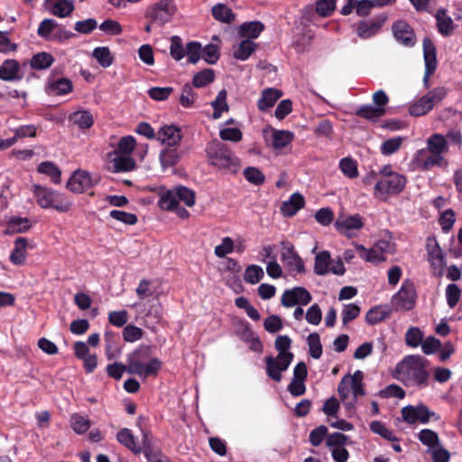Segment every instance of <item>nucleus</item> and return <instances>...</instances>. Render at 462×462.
Instances as JSON below:
<instances>
[{"instance_id":"1","label":"nucleus","mask_w":462,"mask_h":462,"mask_svg":"<svg viewBox=\"0 0 462 462\" xmlns=\"http://www.w3.org/2000/svg\"><path fill=\"white\" fill-rule=\"evenodd\" d=\"M426 148L416 152L413 164L421 171H429L433 167H446L448 161L445 154L448 152V140L440 134H433L426 141Z\"/></svg>"},{"instance_id":"2","label":"nucleus","mask_w":462,"mask_h":462,"mask_svg":"<svg viewBox=\"0 0 462 462\" xmlns=\"http://www.w3.org/2000/svg\"><path fill=\"white\" fill-rule=\"evenodd\" d=\"M427 360L420 356H408L396 366V377L407 386L426 384L429 374Z\"/></svg>"},{"instance_id":"3","label":"nucleus","mask_w":462,"mask_h":462,"mask_svg":"<svg viewBox=\"0 0 462 462\" xmlns=\"http://www.w3.org/2000/svg\"><path fill=\"white\" fill-rule=\"evenodd\" d=\"M363 380V372L357 370L353 374L345 375L338 383L339 398L350 413L356 411L358 398L365 394Z\"/></svg>"},{"instance_id":"4","label":"nucleus","mask_w":462,"mask_h":462,"mask_svg":"<svg viewBox=\"0 0 462 462\" xmlns=\"http://www.w3.org/2000/svg\"><path fill=\"white\" fill-rule=\"evenodd\" d=\"M206 153L209 164L224 173L235 174L240 169V160L220 142L208 143Z\"/></svg>"},{"instance_id":"5","label":"nucleus","mask_w":462,"mask_h":462,"mask_svg":"<svg viewBox=\"0 0 462 462\" xmlns=\"http://www.w3.org/2000/svg\"><path fill=\"white\" fill-rule=\"evenodd\" d=\"M37 204L44 208H53L59 212H67L72 207V202L65 195L39 184H33L31 189Z\"/></svg>"},{"instance_id":"6","label":"nucleus","mask_w":462,"mask_h":462,"mask_svg":"<svg viewBox=\"0 0 462 462\" xmlns=\"http://www.w3.org/2000/svg\"><path fill=\"white\" fill-rule=\"evenodd\" d=\"M137 309V319L143 320V325L149 329L154 330L163 316V310L159 300L152 299L143 303H134L131 306Z\"/></svg>"},{"instance_id":"7","label":"nucleus","mask_w":462,"mask_h":462,"mask_svg":"<svg viewBox=\"0 0 462 462\" xmlns=\"http://www.w3.org/2000/svg\"><path fill=\"white\" fill-rule=\"evenodd\" d=\"M406 182V177L402 174H393L390 175L389 178H380L375 182L374 195L380 200H386L389 196L402 192Z\"/></svg>"},{"instance_id":"8","label":"nucleus","mask_w":462,"mask_h":462,"mask_svg":"<svg viewBox=\"0 0 462 462\" xmlns=\"http://www.w3.org/2000/svg\"><path fill=\"white\" fill-rule=\"evenodd\" d=\"M416 298L414 283L411 280H405L400 290L393 295L391 307L394 311H408L414 307Z\"/></svg>"},{"instance_id":"9","label":"nucleus","mask_w":462,"mask_h":462,"mask_svg":"<svg viewBox=\"0 0 462 462\" xmlns=\"http://www.w3.org/2000/svg\"><path fill=\"white\" fill-rule=\"evenodd\" d=\"M177 11L174 0H160L147 10L152 24L162 26L169 23Z\"/></svg>"},{"instance_id":"10","label":"nucleus","mask_w":462,"mask_h":462,"mask_svg":"<svg viewBox=\"0 0 462 462\" xmlns=\"http://www.w3.org/2000/svg\"><path fill=\"white\" fill-rule=\"evenodd\" d=\"M364 225V217L359 214L340 215L335 221V228L348 238L356 236Z\"/></svg>"},{"instance_id":"11","label":"nucleus","mask_w":462,"mask_h":462,"mask_svg":"<svg viewBox=\"0 0 462 462\" xmlns=\"http://www.w3.org/2000/svg\"><path fill=\"white\" fill-rule=\"evenodd\" d=\"M402 416L403 420L410 424L420 422L428 423L430 420H438L439 417L423 404L417 406H406L402 409Z\"/></svg>"},{"instance_id":"12","label":"nucleus","mask_w":462,"mask_h":462,"mask_svg":"<svg viewBox=\"0 0 462 462\" xmlns=\"http://www.w3.org/2000/svg\"><path fill=\"white\" fill-rule=\"evenodd\" d=\"M293 354H278L265 358L266 374L275 382H281L282 373L286 371L293 360Z\"/></svg>"},{"instance_id":"13","label":"nucleus","mask_w":462,"mask_h":462,"mask_svg":"<svg viewBox=\"0 0 462 462\" xmlns=\"http://www.w3.org/2000/svg\"><path fill=\"white\" fill-rule=\"evenodd\" d=\"M161 367L162 362L158 358H152L148 363H143L132 357L128 361L127 372L146 378L151 375H155Z\"/></svg>"},{"instance_id":"14","label":"nucleus","mask_w":462,"mask_h":462,"mask_svg":"<svg viewBox=\"0 0 462 462\" xmlns=\"http://www.w3.org/2000/svg\"><path fill=\"white\" fill-rule=\"evenodd\" d=\"M312 300L311 294L304 287H294L290 290H285L282 295V305L286 308H291L295 305H308Z\"/></svg>"},{"instance_id":"15","label":"nucleus","mask_w":462,"mask_h":462,"mask_svg":"<svg viewBox=\"0 0 462 462\" xmlns=\"http://www.w3.org/2000/svg\"><path fill=\"white\" fill-rule=\"evenodd\" d=\"M282 260L290 268L291 271L297 273L305 272L304 263L302 259L297 254L293 245L288 241H282Z\"/></svg>"},{"instance_id":"16","label":"nucleus","mask_w":462,"mask_h":462,"mask_svg":"<svg viewBox=\"0 0 462 462\" xmlns=\"http://www.w3.org/2000/svg\"><path fill=\"white\" fill-rule=\"evenodd\" d=\"M423 58L425 62V74L423 77V84L429 87L430 76L435 72L437 68L436 47L430 38L423 39Z\"/></svg>"},{"instance_id":"17","label":"nucleus","mask_w":462,"mask_h":462,"mask_svg":"<svg viewBox=\"0 0 462 462\" xmlns=\"http://www.w3.org/2000/svg\"><path fill=\"white\" fill-rule=\"evenodd\" d=\"M307 365L304 362L298 363L293 369V378L288 385V391L293 396H300L305 393V380L307 377Z\"/></svg>"},{"instance_id":"18","label":"nucleus","mask_w":462,"mask_h":462,"mask_svg":"<svg viewBox=\"0 0 462 462\" xmlns=\"http://www.w3.org/2000/svg\"><path fill=\"white\" fill-rule=\"evenodd\" d=\"M92 186L91 176L81 170L76 171L67 182V189L74 193H82Z\"/></svg>"},{"instance_id":"19","label":"nucleus","mask_w":462,"mask_h":462,"mask_svg":"<svg viewBox=\"0 0 462 462\" xmlns=\"http://www.w3.org/2000/svg\"><path fill=\"white\" fill-rule=\"evenodd\" d=\"M38 126L35 125H24L16 127L14 130V136L3 139L0 137V149L5 150L13 146L18 139L26 137H35L37 135Z\"/></svg>"},{"instance_id":"20","label":"nucleus","mask_w":462,"mask_h":462,"mask_svg":"<svg viewBox=\"0 0 462 462\" xmlns=\"http://www.w3.org/2000/svg\"><path fill=\"white\" fill-rule=\"evenodd\" d=\"M182 138L181 131L174 125L162 126L156 133V139L168 147H175Z\"/></svg>"},{"instance_id":"21","label":"nucleus","mask_w":462,"mask_h":462,"mask_svg":"<svg viewBox=\"0 0 462 462\" xmlns=\"http://www.w3.org/2000/svg\"><path fill=\"white\" fill-rule=\"evenodd\" d=\"M44 6L60 18L69 16L75 8L73 0H45Z\"/></svg>"},{"instance_id":"22","label":"nucleus","mask_w":462,"mask_h":462,"mask_svg":"<svg viewBox=\"0 0 462 462\" xmlns=\"http://www.w3.org/2000/svg\"><path fill=\"white\" fill-rule=\"evenodd\" d=\"M393 32L395 39L404 46L411 47L415 44L413 31L405 22H396L393 26Z\"/></svg>"},{"instance_id":"23","label":"nucleus","mask_w":462,"mask_h":462,"mask_svg":"<svg viewBox=\"0 0 462 462\" xmlns=\"http://www.w3.org/2000/svg\"><path fill=\"white\" fill-rule=\"evenodd\" d=\"M20 64L15 60H6L0 66V79L5 81H17L22 79Z\"/></svg>"},{"instance_id":"24","label":"nucleus","mask_w":462,"mask_h":462,"mask_svg":"<svg viewBox=\"0 0 462 462\" xmlns=\"http://www.w3.org/2000/svg\"><path fill=\"white\" fill-rule=\"evenodd\" d=\"M294 134L285 130H271L265 134V139L274 149H282L287 146L293 139Z\"/></svg>"},{"instance_id":"25","label":"nucleus","mask_w":462,"mask_h":462,"mask_svg":"<svg viewBox=\"0 0 462 462\" xmlns=\"http://www.w3.org/2000/svg\"><path fill=\"white\" fill-rule=\"evenodd\" d=\"M385 14L380 15L376 20H370L360 23L357 27V34L361 38L367 39L376 34L386 21Z\"/></svg>"},{"instance_id":"26","label":"nucleus","mask_w":462,"mask_h":462,"mask_svg":"<svg viewBox=\"0 0 462 462\" xmlns=\"http://www.w3.org/2000/svg\"><path fill=\"white\" fill-rule=\"evenodd\" d=\"M135 166V162L130 155L115 152L109 162V170L113 172L129 171Z\"/></svg>"},{"instance_id":"27","label":"nucleus","mask_w":462,"mask_h":462,"mask_svg":"<svg viewBox=\"0 0 462 462\" xmlns=\"http://www.w3.org/2000/svg\"><path fill=\"white\" fill-rule=\"evenodd\" d=\"M435 18L437 22L438 31L442 36L447 37L453 33L456 25L454 24L452 18L447 14V11L445 9L438 10L435 14Z\"/></svg>"},{"instance_id":"28","label":"nucleus","mask_w":462,"mask_h":462,"mask_svg":"<svg viewBox=\"0 0 462 462\" xmlns=\"http://www.w3.org/2000/svg\"><path fill=\"white\" fill-rule=\"evenodd\" d=\"M263 29V23L259 21L245 22L238 27L237 33L240 37L252 41L258 38Z\"/></svg>"},{"instance_id":"29","label":"nucleus","mask_w":462,"mask_h":462,"mask_svg":"<svg viewBox=\"0 0 462 462\" xmlns=\"http://www.w3.org/2000/svg\"><path fill=\"white\" fill-rule=\"evenodd\" d=\"M304 198L301 194L293 193L287 201H284L281 207L283 216H294L304 206Z\"/></svg>"},{"instance_id":"30","label":"nucleus","mask_w":462,"mask_h":462,"mask_svg":"<svg viewBox=\"0 0 462 462\" xmlns=\"http://www.w3.org/2000/svg\"><path fill=\"white\" fill-rule=\"evenodd\" d=\"M27 240L24 237H18L14 241V247L10 254V261L15 265H22L27 256Z\"/></svg>"},{"instance_id":"31","label":"nucleus","mask_w":462,"mask_h":462,"mask_svg":"<svg viewBox=\"0 0 462 462\" xmlns=\"http://www.w3.org/2000/svg\"><path fill=\"white\" fill-rule=\"evenodd\" d=\"M135 292L141 300L152 297L154 300H159L160 292L157 291L155 282L143 279L140 281Z\"/></svg>"},{"instance_id":"32","label":"nucleus","mask_w":462,"mask_h":462,"mask_svg":"<svg viewBox=\"0 0 462 462\" xmlns=\"http://www.w3.org/2000/svg\"><path fill=\"white\" fill-rule=\"evenodd\" d=\"M356 251L366 262L379 263L384 261V255L377 248H365L362 245L355 244Z\"/></svg>"},{"instance_id":"33","label":"nucleus","mask_w":462,"mask_h":462,"mask_svg":"<svg viewBox=\"0 0 462 462\" xmlns=\"http://www.w3.org/2000/svg\"><path fill=\"white\" fill-rule=\"evenodd\" d=\"M69 120L80 129H88L94 124V117L88 110H79L70 114Z\"/></svg>"},{"instance_id":"34","label":"nucleus","mask_w":462,"mask_h":462,"mask_svg":"<svg viewBox=\"0 0 462 462\" xmlns=\"http://www.w3.org/2000/svg\"><path fill=\"white\" fill-rule=\"evenodd\" d=\"M282 91L276 88H267L263 91L262 97L258 100V108L264 111L272 107L276 101L282 97Z\"/></svg>"},{"instance_id":"35","label":"nucleus","mask_w":462,"mask_h":462,"mask_svg":"<svg viewBox=\"0 0 462 462\" xmlns=\"http://www.w3.org/2000/svg\"><path fill=\"white\" fill-rule=\"evenodd\" d=\"M117 440L130 449L134 454H140L142 452L141 446L136 442L131 430L128 429L121 430L116 436Z\"/></svg>"},{"instance_id":"36","label":"nucleus","mask_w":462,"mask_h":462,"mask_svg":"<svg viewBox=\"0 0 462 462\" xmlns=\"http://www.w3.org/2000/svg\"><path fill=\"white\" fill-rule=\"evenodd\" d=\"M72 82L65 78L51 80L48 83V91L50 94L61 96L69 93L72 90Z\"/></svg>"},{"instance_id":"37","label":"nucleus","mask_w":462,"mask_h":462,"mask_svg":"<svg viewBox=\"0 0 462 462\" xmlns=\"http://www.w3.org/2000/svg\"><path fill=\"white\" fill-rule=\"evenodd\" d=\"M38 172L51 178V181L55 184L60 182L61 171L59 167L50 161H45L38 165Z\"/></svg>"},{"instance_id":"38","label":"nucleus","mask_w":462,"mask_h":462,"mask_svg":"<svg viewBox=\"0 0 462 462\" xmlns=\"http://www.w3.org/2000/svg\"><path fill=\"white\" fill-rule=\"evenodd\" d=\"M256 44L251 40H243L237 46L234 47L233 56L239 60H247L254 51Z\"/></svg>"},{"instance_id":"39","label":"nucleus","mask_w":462,"mask_h":462,"mask_svg":"<svg viewBox=\"0 0 462 462\" xmlns=\"http://www.w3.org/2000/svg\"><path fill=\"white\" fill-rule=\"evenodd\" d=\"M331 256L328 251H322L315 257L314 272L318 275H326L329 273Z\"/></svg>"},{"instance_id":"40","label":"nucleus","mask_w":462,"mask_h":462,"mask_svg":"<svg viewBox=\"0 0 462 462\" xmlns=\"http://www.w3.org/2000/svg\"><path fill=\"white\" fill-rule=\"evenodd\" d=\"M31 227L30 220L27 217H14L7 222L6 234L23 233Z\"/></svg>"},{"instance_id":"41","label":"nucleus","mask_w":462,"mask_h":462,"mask_svg":"<svg viewBox=\"0 0 462 462\" xmlns=\"http://www.w3.org/2000/svg\"><path fill=\"white\" fill-rule=\"evenodd\" d=\"M180 158L178 150L175 147H167L161 151L159 159L162 168H168L175 165Z\"/></svg>"},{"instance_id":"42","label":"nucleus","mask_w":462,"mask_h":462,"mask_svg":"<svg viewBox=\"0 0 462 462\" xmlns=\"http://www.w3.org/2000/svg\"><path fill=\"white\" fill-rule=\"evenodd\" d=\"M405 138L402 136H394L387 139L381 143L380 152L384 156H389L399 151Z\"/></svg>"},{"instance_id":"43","label":"nucleus","mask_w":462,"mask_h":462,"mask_svg":"<svg viewBox=\"0 0 462 462\" xmlns=\"http://www.w3.org/2000/svg\"><path fill=\"white\" fill-rule=\"evenodd\" d=\"M92 55L103 68H108L113 64L114 57L108 47H97L93 50Z\"/></svg>"},{"instance_id":"44","label":"nucleus","mask_w":462,"mask_h":462,"mask_svg":"<svg viewBox=\"0 0 462 462\" xmlns=\"http://www.w3.org/2000/svg\"><path fill=\"white\" fill-rule=\"evenodd\" d=\"M70 427L77 434H83L90 428V420L87 416L74 413L70 416Z\"/></svg>"},{"instance_id":"45","label":"nucleus","mask_w":462,"mask_h":462,"mask_svg":"<svg viewBox=\"0 0 462 462\" xmlns=\"http://www.w3.org/2000/svg\"><path fill=\"white\" fill-rule=\"evenodd\" d=\"M389 315V310L383 307L377 306L367 311L365 320L368 324L374 325L387 319Z\"/></svg>"},{"instance_id":"46","label":"nucleus","mask_w":462,"mask_h":462,"mask_svg":"<svg viewBox=\"0 0 462 462\" xmlns=\"http://www.w3.org/2000/svg\"><path fill=\"white\" fill-rule=\"evenodd\" d=\"M159 206L163 210L172 211L178 206L175 189L162 192L159 199Z\"/></svg>"},{"instance_id":"47","label":"nucleus","mask_w":462,"mask_h":462,"mask_svg":"<svg viewBox=\"0 0 462 462\" xmlns=\"http://www.w3.org/2000/svg\"><path fill=\"white\" fill-rule=\"evenodd\" d=\"M226 91L221 90L218 92L216 99L212 101L211 106L214 108L213 118L218 119L223 112L228 110V105L226 103Z\"/></svg>"},{"instance_id":"48","label":"nucleus","mask_w":462,"mask_h":462,"mask_svg":"<svg viewBox=\"0 0 462 462\" xmlns=\"http://www.w3.org/2000/svg\"><path fill=\"white\" fill-rule=\"evenodd\" d=\"M431 109L427 97L422 96L410 106L409 112L413 116H421L428 114Z\"/></svg>"},{"instance_id":"49","label":"nucleus","mask_w":462,"mask_h":462,"mask_svg":"<svg viewBox=\"0 0 462 462\" xmlns=\"http://www.w3.org/2000/svg\"><path fill=\"white\" fill-rule=\"evenodd\" d=\"M264 273L261 266L251 264L246 267L244 273V280L250 284L258 283L263 278Z\"/></svg>"},{"instance_id":"50","label":"nucleus","mask_w":462,"mask_h":462,"mask_svg":"<svg viewBox=\"0 0 462 462\" xmlns=\"http://www.w3.org/2000/svg\"><path fill=\"white\" fill-rule=\"evenodd\" d=\"M212 14L217 20L224 23H231L235 20V14L232 10L222 4L213 6Z\"/></svg>"},{"instance_id":"51","label":"nucleus","mask_w":462,"mask_h":462,"mask_svg":"<svg viewBox=\"0 0 462 462\" xmlns=\"http://www.w3.org/2000/svg\"><path fill=\"white\" fill-rule=\"evenodd\" d=\"M309 352L312 358L319 359L322 355V346L319 335L316 332L310 333L307 337Z\"/></svg>"},{"instance_id":"52","label":"nucleus","mask_w":462,"mask_h":462,"mask_svg":"<svg viewBox=\"0 0 462 462\" xmlns=\"http://www.w3.org/2000/svg\"><path fill=\"white\" fill-rule=\"evenodd\" d=\"M339 169L342 173L350 179H355L358 176L357 163L351 158L346 157L340 160Z\"/></svg>"},{"instance_id":"53","label":"nucleus","mask_w":462,"mask_h":462,"mask_svg":"<svg viewBox=\"0 0 462 462\" xmlns=\"http://www.w3.org/2000/svg\"><path fill=\"white\" fill-rule=\"evenodd\" d=\"M54 61L53 57L47 52H40L34 55L31 60V66L36 69H44L49 68Z\"/></svg>"},{"instance_id":"54","label":"nucleus","mask_w":462,"mask_h":462,"mask_svg":"<svg viewBox=\"0 0 462 462\" xmlns=\"http://www.w3.org/2000/svg\"><path fill=\"white\" fill-rule=\"evenodd\" d=\"M385 113L384 107L373 106L371 105L363 106L358 111L357 115L369 119L376 120Z\"/></svg>"},{"instance_id":"55","label":"nucleus","mask_w":462,"mask_h":462,"mask_svg":"<svg viewBox=\"0 0 462 462\" xmlns=\"http://www.w3.org/2000/svg\"><path fill=\"white\" fill-rule=\"evenodd\" d=\"M171 56L177 61L184 58L186 49L183 48L182 40L180 36L174 35L171 38L170 47Z\"/></svg>"},{"instance_id":"56","label":"nucleus","mask_w":462,"mask_h":462,"mask_svg":"<svg viewBox=\"0 0 462 462\" xmlns=\"http://www.w3.org/2000/svg\"><path fill=\"white\" fill-rule=\"evenodd\" d=\"M188 61L195 64L202 58V47L198 42H190L186 46V54Z\"/></svg>"},{"instance_id":"57","label":"nucleus","mask_w":462,"mask_h":462,"mask_svg":"<svg viewBox=\"0 0 462 462\" xmlns=\"http://www.w3.org/2000/svg\"><path fill=\"white\" fill-rule=\"evenodd\" d=\"M337 0H317L316 12L321 17L330 16L336 9Z\"/></svg>"},{"instance_id":"58","label":"nucleus","mask_w":462,"mask_h":462,"mask_svg":"<svg viewBox=\"0 0 462 462\" xmlns=\"http://www.w3.org/2000/svg\"><path fill=\"white\" fill-rule=\"evenodd\" d=\"M197 99V94L190 85H185L182 88L180 103L183 107H191Z\"/></svg>"},{"instance_id":"59","label":"nucleus","mask_w":462,"mask_h":462,"mask_svg":"<svg viewBox=\"0 0 462 462\" xmlns=\"http://www.w3.org/2000/svg\"><path fill=\"white\" fill-rule=\"evenodd\" d=\"M176 197L179 201H182L187 207H192L195 204V193L183 186L175 189Z\"/></svg>"},{"instance_id":"60","label":"nucleus","mask_w":462,"mask_h":462,"mask_svg":"<svg viewBox=\"0 0 462 462\" xmlns=\"http://www.w3.org/2000/svg\"><path fill=\"white\" fill-rule=\"evenodd\" d=\"M214 80V71L206 69L197 73L193 78V85L197 88H203Z\"/></svg>"},{"instance_id":"61","label":"nucleus","mask_w":462,"mask_h":462,"mask_svg":"<svg viewBox=\"0 0 462 462\" xmlns=\"http://www.w3.org/2000/svg\"><path fill=\"white\" fill-rule=\"evenodd\" d=\"M244 176L247 181L254 185H261L264 182V174L255 167H247L244 171Z\"/></svg>"},{"instance_id":"62","label":"nucleus","mask_w":462,"mask_h":462,"mask_svg":"<svg viewBox=\"0 0 462 462\" xmlns=\"http://www.w3.org/2000/svg\"><path fill=\"white\" fill-rule=\"evenodd\" d=\"M219 136L224 141L239 142L243 134L237 127L222 126L219 131Z\"/></svg>"},{"instance_id":"63","label":"nucleus","mask_w":462,"mask_h":462,"mask_svg":"<svg viewBox=\"0 0 462 462\" xmlns=\"http://www.w3.org/2000/svg\"><path fill=\"white\" fill-rule=\"evenodd\" d=\"M423 333L418 328H411L405 334V342L409 346L417 347L421 345Z\"/></svg>"},{"instance_id":"64","label":"nucleus","mask_w":462,"mask_h":462,"mask_svg":"<svg viewBox=\"0 0 462 462\" xmlns=\"http://www.w3.org/2000/svg\"><path fill=\"white\" fill-rule=\"evenodd\" d=\"M419 439L429 448H434L439 444L438 434L429 429H424L419 432Z\"/></svg>"}]
</instances>
